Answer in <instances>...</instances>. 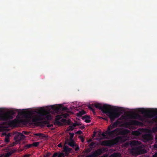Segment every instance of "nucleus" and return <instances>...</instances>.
Listing matches in <instances>:
<instances>
[{
	"label": "nucleus",
	"instance_id": "nucleus-49",
	"mask_svg": "<svg viewBox=\"0 0 157 157\" xmlns=\"http://www.w3.org/2000/svg\"><path fill=\"white\" fill-rule=\"evenodd\" d=\"M105 134H106V133H102L101 134V135L103 137H105L106 136V135Z\"/></svg>",
	"mask_w": 157,
	"mask_h": 157
},
{
	"label": "nucleus",
	"instance_id": "nucleus-22",
	"mask_svg": "<svg viewBox=\"0 0 157 157\" xmlns=\"http://www.w3.org/2000/svg\"><path fill=\"white\" fill-rule=\"evenodd\" d=\"M34 135L36 136H38L40 137L45 138L46 137V135L41 133H36L34 134Z\"/></svg>",
	"mask_w": 157,
	"mask_h": 157
},
{
	"label": "nucleus",
	"instance_id": "nucleus-55",
	"mask_svg": "<svg viewBox=\"0 0 157 157\" xmlns=\"http://www.w3.org/2000/svg\"><path fill=\"white\" fill-rule=\"evenodd\" d=\"M90 151V150L89 149H87L86 150V151L87 152H89Z\"/></svg>",
	"mask_w": 157,
	"mask_h": 157
},
{
	"label": "nucleus",
	"instance_id": "nucleus-31",
	"mask_svg": "<svg viewBox=\"0 0 157 157\" xmlns=\"http://www.w3.org/2000/svg\"><path fill=\"white\" fill-rule=\"evenodd\" d=\"M81 124L78 123H73L72 124V126L74 127H76L77 126H79Z\"/></svg>",
	"mask_w": 157,
	"mask_h": 157
},
{
	"label": "nucleus",
	"instance_id": "nucleus-28",
	"mask_svg": "<svg viewBox=\"0 0 157 157\" xmlns=\"http://www.w3.org/2000/svg\"><path fill=\"white\" fill-rule=\"evenodd\" d=\"M69 134L70 135V140H73V138L74 137V133H70Z\"/></svg>",
	"mask_w": 157,
	"mask_h": 157
},
{
	"label": "nucleus",
	"instance_id": "nucleus-25",
	"mask_svg": "<svg viewBox=\"0 0 157 157\" xmlns=\"http://www.w3.org/2000/svg\"><path fill=\"white\" fill-rule=\"evenodd\" d=\"M40 144L39 142H33L32 144H31L32 145V147H37Z\"/></svg>",
	"mask_w": 157,
	"mask_h": 157
},
{
	"label": "nucleus",
	"instance_id": "nucleus-33",
	"mask_svg": "<svg viewBox=\"0 0 157 157\" xmlns=\"http://www.w3.org/2000/svg\"><path fill=\"white\" fill-rule=\"evenodd\" d=\"M96 143V142H91L89 145L90 147H92L94 146Z\"/></svg>",
	"mask_w": 157,
	"mask_h": 157
},
{
	"label": "nucleus",
	"instance_id": "nucleus-5",
	"mask_svg": "<svg viewBox=\"0 0 157 157\" xmlns=\"http://www.w3.org/2000/svg\"><path fill=\"white\" fill-rule=\"evenodd\" d=\"M113 128L108 127V129L106 131V134L111 136H114L120 135L121 133V131L120 128H117L111 131Z\"/></svg>",
	"mask_w": 157,
	"mask_h": 157
},
{
	"label": "nucleus",
	"instance_id": "nucleus-50",
	"mask_svg": "<svg viewBox=\"0 0 157 157\" xmlns=\"http://www.w3.org/2000/svg\"><path fill=\"white\" fill-rule=\"evenodd\" d=\"M58 146L59 147H61L62 146V145L61 143H60L58 145Z\"/></svg>",
	"mask_w": 157,
	"mask_h": 157
},
{
	"label": "nucleus",
	"instance_id": "nucleus-35",
	"mask_svg": "<svg viewBox=\"0 0 157 157\" xmlns=\"http://www.w3.org/2000/svg\"><path fill=\"white\" fill-rule=\"evenodd\" d=\"M69 115V114L67 113H65L63 114L62 116L64 118L67 117Z\"/></svg>",
	"mask_w": 157,
	"mask_h": 157
},
{
	"label": "nucleus",
	"instance_id": "nucleus-42",
	"mask_svg": "<svg viewBox=\"0 0 157 157\" xmlns=\"http://www.w3.org/2000/svg\"><path fill=\"white\" fill-rule=\"evenodd\" d=\"M82 133V132L81 130H78L76 132V133L79 134H81Z\"/></svg>",
	"mask_w": 157,
	"mask_h": 157
},
{
	"label": "nucleus",
	"instance_id": "nucleus-15",
	"mask_svg": "<svg viewBox=\"0 0 157 157\" xmlns=\"http://www.w3.org/2000/svg\"><path fill=\"white\" fill-rule=\"evenodd\" d=\"M120 123V122L118 120H117L113 124L111 125H110L108 126V127H110L112 128H114L117 127L118 125Z\"/></svg>",
	"mask_w": 157,
	"mask_h": 157
},
{
	"label": "nucleus",
	"instance_id": "nucleus-39",
	"mask_svg": "<svg viewBox=\"0 0 157 157\" xmlns=\"http://www.w3.org/2000/svg\"><path fill=\"white\" fill-rule=\"evenodd\" d=\"M51 155V153H48L46 154H45L44 155L45 157H49Z\"/></svg>",
	"mask_w": 157,
	"mask_h": 157
},
{
	"label": "nucleus",
	"instance_id": "nucleus-43",
	"mask_svg": "<svg viewBox=\"0 0 157 157\" xmlns=\"http://www.w3.org/2000/svg\"><path fill=\"white\" fill-rule=\"evenodd\" d=\"M80 138L81 139V141L82 142H84V139L83 137L80 136Z\"/></svg>",
	"mask_w": 157,
	"mask_h": 157
},
{
	"label": "nucleus",
	"instance_id": "nucleus-41",
	"mask_svg": "<svg viewBox=\"0 0 157 157\" xmlns=\"http://www.w3.org/2000/svg\"><path fill=\"white\" fill-rule=\"evenodd\" d=\"M57 155H58V153L56 152L53 154V155L52 156V157H56V156H57Z\"/></svg>",
	"mask_w": 157,
	"mask_h": 157
},
{
	"label": "nucleus",
	"instance_id": "nucleus-53",
	"mask_svg": "<svg viewBox=\"0 0 157 157\" xmlns=\"http://www.w3.org/2000/svg\"><path fill=\"white\" fill-rule=\"evenodd\" d=\"M92 141V140L91 139H90L89 140H88V141H87V142L89 143L90 142H91V141Z\"/></svg>",
	"mask_w": 157,
	"mask_h": 157
},
{
	"label": "nucleus",
	"instance_id": "nucleus-32",
	"mask_svg": "<svg viewBox=\"0 0 157 157\" xmlns=\"http://www.w3.org/2000/svg\"><path fill=\"white\" fill-rule=\"evenodd\" d=\"M63 153H58V157H63Z\"/></svg>",
	"mask_w": 157,
	"mask_h": 157
},
{
	"label": "nucleus",
	"instance_id": "nucleus-19",
	"mask_svg": "<svg viewBox=\"0 0 157 157\" xmlns=\"http://www.w3.org/2000/svg\"><path fill=\"white\" fill-rule=\"evenodd\" d=\"M121 154L119 153H115L111 155L109 157H120Z\"/></svg>",
	"mask_w": 157,
	"mask_h": 157
},
{
	"label": "nucleus",
	"instance_id": "nucleus-10",
	"mask_svg": "<svg viewBox=\"0 0 157 157\" xmlns=\"http://www.w3.org/2000/svg\"><path fill=\"white\" fill-rule=\"evenodd\" d=\"M25 137L26 136L23 134L18 132L17 135L15 136L14 139L16 142H19L20 140L25 139Z\"/></svg>",
	"mask_w": 157,
	"mask_h": 157
},
{
	"label": "nucleus",
	"instance_id": "nucleus-3",
	"mask_svg": "<svg viewBox=\"0 0 157 157\" xmlns=\"http://www.w3.org/2000/svg\"><path fill=\"white\" fill-rule=\"evenodd\" d=\"M141 142L138 140H132L130 142V144L131 146H136L134 149L140 154L145 153L147 151L144 148V146L141 145Z\"/></svg>",
	"mask_w": 157,
	"mask_h": 157
},
{
	"label": "nucleus",
	"instance_id": "nucleus-46",
	"mask_svg": "<svg viewBox=\"0 0 157 157\" xmlns=\"http://www.w3.org/2000/svg\"><path fill=\"white\" fill-rule=\"evenodd\" d=\"M61 121L62 122H66L67 121V120L65 119H62L61 120Z\"/></svg>",
	"mask_w": 157,
	"mask_h": 157
},
{
	"label": "nucleus",
	"instance_id": "nucleus-27",
	"mask_svg": "<svg viewBox=\"0 0 157 157\" xmlns=\"http://www.w3.org/2000/svg\"><path fill=\"white\" fill-rule=\"evenodd\" d=\"M134 135L136 136H139L141 134L140 132L138 131H135L133 132Z\"/></svg>",
	"mask_w": 157,
	"mask_h": 157
},
{
	"label": "nucleus",
	"instance_id": "nucleus-56",
	"mask_svg": "<svg viewBox=\"0 0 157 157\" xmlns=\"http://www.w3.org/2000/svg\"><path fill=\"white\" fill-rule=\"evenodd\" d=\"M2 154H0V157H2Z\"/></svg>",
	"mask_w": 157,
	"mask_h": 157
},
{
	"label": "nucleus",
	"instance_id": "nucleus-30",
	"mask_svg": "<svg viewBox=\"0 0 157 157\" xmlns=\"http://www.w3.org/2000/svg\"><path fill=\"white\" fill-rule=\"evenodd\" d=\"M11 155V153L10 152H9L6 153L5 155V157H9Z\"/></svg>",
	"mask_w": 157,
	"mask_h": 157
},
{
	"label": "nucleus",
	"instance_id": "nucleus-36",
	"mask_svg": "<svg viewBox=\"0 0 157 157\" xmlns=\"http://www.w3.org/2000/svg\"><path fill=\"white\" fill-rule=\"evenodd\" d=\"M22 133L24 134L25 135H29V133H30V132H28L27 131H22Z\"/></svg>",
	"mask_w": 157,
	"mask_h": 157
},
{
	"label": "nucleus",
	"instance_id": "nucleus-21",
	"mask_svg": "<svg viewBox=\"0 0 157 157\" xmlns=\"http://www.w3.org/2000/svg\"><path fill=\"white\" fill-rule=\"evenodd\" d=\"M42 120V118L40 117H35L33 120V122L39 121Z\"/></svg>",
	"mask_w": 157,
	"mask_h": 157
},
{
	"label": "nucleus",
	"instance_id": "nucleus-4",
	"mask_svg": "<svg viewBox=\"0 0 157 157\" xmlns=\"http://www.w3.org/2000/svg\"><path fill=\"white\" fill-rule=\"evenodd\" d=\"M15 112L13 110L3 113H0V121H6L13 118Z\"/></svg>",
	"mask_w": 157,
	"mask_h": 157
},
{
	"label": "nucleus",
	"instance_id": "nucleus-18",
	"mask_svg": "<svg viewBox=\"0 0 157 157\" xmlns=\"http://www.w3.org/2000/svg\"><path fill=\"white\" fill-rule=\"evenodd\" d=\"M86 113V112L83 110H82L79 112L77 114V115L78 117H81L82 115Z\"/></svg>",
	"mask_w": 157,
	"mask_h": 157
},
{
	"label": "nucleus",
	"instance_id": "nucleus-7",
	"mask_svg": "<svg viewBox=\"0 0 157 157\" xmlns=\"http://www.w3.org/2000/svg\"><path fill=\"white\" fill-rule=\"evenodd\" d=\"M139 112L143 114H145V116L148 118H151L154 116V115L152 114L153 113L154 115H157V112L155 111H152L150 110L145 109H140Z\"/></svg>",
	"mask_w": 157,
	"mask_h": 157
},
{
	"label": "nucleus",
	"instance_id": "nucleus-6",
	"mask_svg": "<svg viewBox=\"0 0 157 157\" xmlns=\"http://www.w3.org/2000/svg\"><path fill=\"white\" fill-rule=\"evenodd\" d=\"M106 151V148L104 147L98 148L95 150L92 154L88 155L86 157H97Z\"/></svg>",
	"mask_w": 157,
	"mask_h": 157
},
{
	"label": "nucleus",
	"instance_id": "nucleus-40",
	"mask_svg": "<svg viewBox=\"0 0 157 157\" xmlns=\"http://www.w3.org/2000/svg\"><path fill=\"white\" fill-rule=\"evenodd\" d=\"M16 150H11L9 152H10L11 153V154L13 153H14L15 151H16Z\"/></svg>",
	"mask_w": 157,
	"mask_h": 157
},
{
	"label": "nucleus",
	"instance_id": "nucleus-24",
	"mask_svg": "<svg viewBox=\"0 0 157 157\" xmlns=\"http://www.w3.org/2000/svg\"><path fill=\"white\" fill-rule=\"evenodd\" d=\"M32 145L31 144H26L24 146V149H27L29 148L32 147Z\"/></svg>",
	"mask_w": 157,
	"mask_h": 157
},
{
	"label": "nucleus",
	"instance_id": "nucleus-48",
	"mask_svg": "<svg viewBox=\"0 0 157 157\" xmlns=\"http://www.w3.org/2000/svg\"><path fill=\"white\" fill-rule=\"evenodd\" d=\"M18 142H13L12 144H11V146H14Z\"/></svg>",
	"mask_w": 157,
	"mask_h": 157
},
{
	"label": "nucleus",
	"instance_id": "nucleus-20",
	"mask_svg": "<svg viewBox=\"0 0 157 157\" xmlns=\"http://www.w3.org/2000/svg\"><path fill=\"white\" fill-rule=\"evenodd\" d=\"M71 150V148H69L67 146H65L64 148V151L66 152H70Z\"/></svg>",
	"mask_w": 157,
	"mask_h": 157
},
{
	"label": "nucleus",
	"instance_id": "nucleus-58",
	"mask_svg": "<svg viewBox=\"0 0 157 157\" xmlns=\"http://www.w3.org/2000/svg\"><path fill=\"white\" fill-rule=\"evenodd\" d=\"M136 115V116H139V115Z\"/></svg>",
	"mask_w": 157,
	"mask_h": 157
},
{
	"label": "nucleus",
	"instance_id": "nucleus-47",
	"mask_svg": "<svg viewBox=\"0 0 157 157\" xmlns=\"http://www.w3.org/2000/svg\"><path fill=\"white\" fill-rule=\"evenodd\" d=\"M153 130L154 132H156L157 131V127L153 128Z\"/></svg>",
	"mask_w": 157,
	"mask_h": 157
},
{
	"label": "nucleus",
	"instance_id": "nucleus-1",
	"mask_svg": "<svg viewBox=\"0 0 157 157\" xmlns=\"http://www.w3.org/2000/svg\"><path fill=\"white\" fill-rule=\"evenodd\" d=\"M94 106L96 108L101 110L103 113L108 116L112 122L118 117L121 114V112L118 111L117 109L112 108L108 105L104 104L102 106L101 104L97 103L94 104Z\"/></svg>",
	"mask_w": 157,
	"mask_h": 157
},
{
	"label": "nucleus",
	"instance_id": "nucleus-2",
	"mask_svg": "<svg viewBox=\"0 0 157 157\" xmlns=\"http://www.w3.org/2000/svg\"><path fill=\"white\" fill-rule=\"evenodd\" d=\"M124 138L121 136H118L112 140H105L101 142L100 144L102 146H111L117 144L120 142H124Z\"/></svg>",
	"mask_w": 157,
	"mask_h": 157
},
{
	"label": "nucleus",
	"instance_id": "nucleus-54",
	"mask_svg": "<svg viewBox=\"0 0 157 157\" xmlns=\"http://www.w3.org/2000/svg\"><path fill=\"white\" fill-rule=\"evenodd\" d=\"M80 128L81 129H84L85 128V127L84 126H82Z\"/></svg>",
	"mask_w": 157,
	"mask_h": 157
},
{
	"label": "nucleus",
	"instance_id": "nucleus-14",
	"mask_svg": "<svg viewBox=\"0 0 157 157\" xmlns=\"http://www.w3.org/2000/svg\"><path fill=\"white\" fill-rule=\"evenodd\" d=\"M40 115L44 119H47L48 120H50L52 119V116L49 114H44L43 113H40Z\"/></svg>",
	"mask_w": 157,
	"mask_h": 157
},
{
	"label": "nucleus",
	"instance_id": "nucleus-13",
	"mask_svg": "<svg viewBox=\"0 0 157 157\" xmlns=\"http://www.w3.org/2000/svg\"><path fill=\"white\" fill-rule=\"evenodd\" d=\"M62 118V116L60 115H58L56 116L54 121V124H56L59 125H61L62 124L59 120Z\"/></svg>",
	"mask_w": 157,
	"mask_h": 157
},
{
	"label": "nucleus",
	"instance_id": "nucleus-45",
	"mask_svg": "<svg viewBox=\"0 0 157 157\" xmlns=\"http://www.w3.org/2000/svg\"><path fill=\"white\" fill-rule=\"evenodd\" d=\"M79 147L78 146H76L75 149V151H78V150H79Z\"/></svg>",
	"mask_w": 157,
	"mask_h": 157
},
{
	"label": "nucleus",
	"instance_id": "nucleus-44",
	"mask_svg": "<svg viewBox=\"0 0 157 157\" xmlns=\"http://www.w3.org/2000/svg\"><path fill=\"white\" fill-rule=\"evenodd\" d=\"M31 155L30 154H26L24 155V157H29Z\"/></svg>",
	"mask_w": 157,
	"mask_h": 157
},
{
	"label": "nucleus",
	"instance_id": "nucleus-8",
	"mask_svg": "<svg viewBox=\"0 0 157 157\" xmlns=\"http://www.w3.org/2000/svg\"><path fill=\"white\" fill-rule=\"evenodd\" d=\"M25 122L27 123V121L23 119H15L13 120L9 121V124L10 125L15 126L18 123Z\"/></svg>",
	"mask_w": 157,
	"mask_h": 157
},
{
	"label": "nucleus",
	"instance_id": "nucleus-38",
	"mask_svg": "<svg viewBox=\"0 0 157 157\" xmlns=\"http://www.w3.org/2000/svg\"><path fill=\"white\" fill-rule=\"evenodd\" d=\"M69 130H73L74 129V128L73 126H70L69 128Z\"/></svg>",
	"mask_w": 157,
	"mask_h": 157
},
{
	"label": "nucleus",
	"instance_id": "nucleus-51",
	"mask_svg": "<svg viewBox=\"0 0 157 157\" xmlns=\"http://www.w3.org/2000/svg\"><path fill=\"white\" fill-rule=\"evenodd\" d=\"M155 121L157 123V115L155 116Z\"/></svg>",
	"mask_w": 157,
	"mask_h": 157
},
{
	"label": "nucleus",
	"instance_id": "nucleus-17",
	"mask_svg": "<svg viewBox=\"0 0 157 157\" xmlns=\"http://www.w3.org/2000/svg\"><path fill=\"white\" fill-rule=\"evenodd\" d=\"M18 114L20 115H24L26 117H28L30 115L28 113H26L24 111L19 112L18 113Z\"/></svg>",
	"mask_w": 157,
	"mask_h": 157
},
{
	"label": "nucleus",
	"instance_id": "nucleus-9",
	"mask_svg": "<svg viewBox=\"0 0 157 157\" xmlns=\"http://www.w3.org/2000/svg\"><path fill=\"white\" fill-rule=\"evenodd\" d=\"M153 136L151 134L146 133L143 134L142 136V140L144 142L153 139Z\"/></svg>",
	"mask_w": 157,
	"mask_h": 157
},
{
	"label": "nucleus",
	"instance_id": "nucleus-52",
	"mask_svg": "<svg viewBox=\"0 0 157 157\" xmlns=\"http://www.w3.org/2000/svg\"><path fill=\"white\" fill-rule=\"evenodd\" d=\"M154 157H157V152L156 153L154 154L153 155Z\"/></svg>",
	"mask_w": 157,
	"mask_h": 157
},
{
	"label": "nucleus",
	"instance_id": "nucleus-57",
	"mask_svg": "<svg viewBox=\"0 0 157 157\" xmlns=\"http://www.w3.org/2000/svg\"><path fill=\"white\" fill-rule=\"evenodd\" d=\"M45 124H47L48 123V122L47 121H44Z\"/></svg>",
	"mask_w": 157,
	"mask_h": 157
},
{
	"label": "nucleus",
	"instance_id": "nucleus-29",
	"mask_svg": "<svg viewBox=\"0 0 157 157\" xmlns=\"http://www.w3.org/2000/svg\"><path fill=\"white\" fill-rule=\"evenodd\" d=\"M61 109L63 111H67L68 110V109L66 107H63L62 108H61Z\"/></svg>",
	"mask_w": 157,
	"mask_h": 157
},
{
	"label": "nucleus",
	"instance_id": "nucleus-11",
	"mask_svg": "<svg viewBox=\"0 0 157 157\" xmlns=\"http://www.w3.org/2000/svg\"><path fill=\"white\" fill-rule=\"evenodd\" d=\"M141 122L136 120H132L129 121L128 122H127L126 124L127 125L129 126L130 125H140Z\"/></svg>",
	"mask_w": 157,
	"mask_h": 157
},
{
	"label": "nucleus",
	"instance_id": "nucleus-23",
	"mask_svg": "<svg viewBox=\"0 0 157 157\" xmlns=\"http://www.w3.org/2000/svg\"><path fill=\"white\" fill-rule=\"evenodd\" d=\"M88 107L89 109L92 111L94 114L95 113V110L93 108L94 107L93 104L89 105H88Z\"/></svg>",
	"mask_w": 157,
	"mask_h": 157
},
{
	"label": "nucleus",
	"instance_id": "nucleus-26",
	"mask_svg": "<svg viewBox=\"0 0 157 157\" xmlns=\"http://www.w3.org/2000/svg\"><path fill=\"white\" fill-rule=\"evenodd\" d=\"M71 141L69 142L68 144L71 147H73L75 146V143L73 140H70Z\"/></svg>",
	"mask_w": 157,
	"mask_h": 157
},
{
	"label": "nucleus",
	"instance_id": "nucleus-37",
	"mask_svg": "<svg viewBox=\"0 0 157 157\" xmlns=\"http://www.w3.org/2000/svg\"><path fill=\"white\" fill-rule=\"evenodd\" d=\"M10 140L8 137H6L5 139V141L6 143H8L9 142Z\"/></svg>",
	"mask_w": 157,
	"mask_h": 157
},
{
	"label": "nucleus",
	"instance_id": "nucleus-34",
	"mask_svg": "<svg viewBox=\"0 0 157 157\" xmlns=\"http://www.w3.org/2000/svg\"><path fill=\"white\" fill-rule=\"evenodd\" d=\"M155 139L156 141V143H157V135L155 136ZM154 147L155 148H157V144H155L154 145Z\"/></svg>",
	"mask_w": 157,
	"mask_h": 157
},
{
	"label": "nucleus",
	"instance_id": "nucleus-12",
	"mask_svg": "<svg viewBox=\"0 0 157 157\" xmlns=\"http://www.w3.org/2000/svg\"><path fill=\"white\" fill-rule=\"evenodd\" d=\"M51 108L56 113H58L61 110V106L60 105L56 106L55 105H51Z\"/></svg>",
	"mask_w": 157,
	"mask_h": 157
},
{
	"label": "nucleus",
	"instance_id": "nucleus-16",
	"mask_svg": "<svg viewBox=\"0 0 157 157\" xmlns=\"http://www.w3.org/2000/svg\"><path fill=\"white\" fill-rule=\"evenodd\" d=\"M82 118L83 120H85V121L86 123H89L91 121L90 120V117L88 115L84 116Z\"/></svg>",
	"mask_w": 157,
	"mask_h": 157
}]
</instances>
